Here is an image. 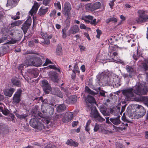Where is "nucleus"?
Listing matches in <instances>:
<instances>
[{
    "label": "nucleus",
    "mask_w": 148,
    "mask_h": 148,
    "mask_svg": "<svg viewBox=\"0 0 148 148\" xmlns=\"http://www.w3.org/2000/svg\"><path fill=\"white\" fill-rule=\"evenodd\" d=\"M134 92L139 95H146L148 92L147 87L141 84L136 85L133 88H130L123 90V94L128 98H130L134 96Z\"/></svg>",
    "instance_id": "f257e3e1"
},
{
    "label": "nucleus",
    "mask_w": 148,
    "mask_h": 148,
    "mask_svg": "<svg viewBox=\"0 0 148 148\" xmlns=\"http://www.w3.org/2000/svg\"><path fill=\"white\" fill-rule=\"evenodd\" d=\"M86 102H88L87 104L88 106L91 109L90 113L91 116L96 119H99L100 117L97 110L96 108L95 107L93 106L92 104V103H95V99L92 96L88 95V96L87 98L86 99Z\"/></svg>",
    "instance_id": "f03ea898"
},
{
    "label": "nucleus",
    "mask_w": 148,
    "mask_h": 148,
    "mask_svg": "<svg viewBox=\"0 0 148 148\" xmlns=\"http://www.w3.org/2000/svg\"><path fill=\"white\" fill-rule=\"evenodd\" d=\"M118 56V53L117 52L111 51L108 53V56L105 59L113 61L117 63H120L122 65L125 64L123 60L119 59Z\"/></svg>",
    "instance_id": "7ed1b4c3"
},
{
    "label": "nucleus",
    "mask_w": 148,
    "mask_h": 148,
    "mask_svg": "<svg viewBox=\"0 0 148 148\" xmlns=\"http://www.w3.org/2000/svg\"><path fill=\"white\" fill-rule=\"evenodd\" d=\"M29 124L33 128L37 129L38 130H40L43 129H46V127L40 122L38 121V119L36 117L31 119L29 122ZM47 129H48V126H47Z\"/></svg>",
    "instance_id": "20e7f679"
},
{
    "label": "nucleus",
    "mask_w": 148,
    "mask_h": 148,
    "mask_svg": "<svg viewBox=\"0 0 148 148\" xmlns=\"http://www.w3.org/2000/svg\"><path fill=\"white\" fill-rule=\"evenodd\" d=\"M138 13L139 14V17L136 19L137 23H140L145 22L148 21V16L145 13L144 11L139 10L138 11Z\"/></svg>",
    "instance_id": "39448f33"
},
{
    "label": "nucleus",
    "mask_w": 148,
    "mask_h": 148,
    "mask_svg": "<svg viewBox=\"0 0 148 148\" xmlns=\"http://www.w3.org/2000/svg\"><path fill=\"white\" fill-rule=\"evenodd\" d=\"M101 3L99 2H97L94 4L88 3L86 5V10L91 11L99 9L101 7Z\"/></svg>",
    "instance_id": "423d86ee"
},
{
    "label": "nucleus",
    "mask_w": 148,
    "mask_h": 148,
    "mask_svg": "<svg viewBox=\"0 0 148 148\" xmlns=\"http://www.w3.org/2000/svg\"><path fill=\"white\" fill-rule=\"evenodd\" d=\"M137 112L134 115L136 119H139L142 117L145 114L146 111L144 108L140 105H138L136 108Z\"/></svg>",
    "instance_id": "0eeeda50"
},
{
    "label": "nucleus",
    "mask_w": 148,
    "mask_h": 148,
    "mask_svg": "<svg viewBox=\"0 0 148 148\" xmlns=\"http://www.w3.org/2000/svg\"><path fill=\"white\" fill-rule=\"evenodd\" d=\"M42 86L44 92L45 94H49L51 93L52 89L51 86L46 80H44L42 82Z\"/></svg>",
    "instance_id": "6e6552de"
},
{
    "label": "nucleus",
    "mask_w": 148,
    "mask_h": 148,
    "mask_svg": "<svg viewBox=\"0 0 148 148\" xmlns=\"http://www.w3.org/2000/svg\"><path fill=\"white\" fill-rule=\"evenodd\" d=\"M22 92L21 89L17 90L15 93L14 95L12 102L13 103H18L21 101V97Z\"/></svg>",
    "instance_id": "1a4fd4ad"
},
{
    "label": "nucleus",
    "mask_w": 148,
    "mask_h": 148,
    "mask_svg": "<svg viewBox=\"0 0 148 148\" xmlns=\"http://www.w3.org/2000/svg\"><path fill=\"white\" fill-rule=\"evenodd\" d=\"M73 113L72 112H67L64 115L62 121L64 123H67L70 121L73 118Z\"/></svg>",
    "instance_id": "9d476101"
},
{
    "label": "nucleus",
    "mask_w": 148,
    "mask_h": 148,
    "mask_svg": "<svg viewBox=\"0 0 148 148\" xmlns=\"http://www.w3.org/2000/svg\"><path fill=\"white\" fill-rule=\"evenodd\" d=\"M79 29L78 26L75 25L70 27L67 32V34L70 36L72 34H75L79 32Z\"/></svg>",
    "instance_id": "9b49d317"
},
{
    "label": "nucleus",
    "mask_w": 148,
    "mask_h": 148,
    "mask_svg": "<svg viewBox=\"0 0 148 148\" xmlns=\"http://www.w3.org/2000/svg\"><path fill=\"white\" fill-rule=\"evenodd\" d=\"M32 23V20L30 18L28 19L25 23L22 25L21 29L23 30L24 34L26 33L29 27L30 26Z\"/></svg>",
    "instance_id": "f8f14e48"
},
{
    "label": "nucleus",
    "mask_w": 148,
    "mask_h": 148,
    "mask_svg": "<svg viewBox=\"0 0 148 148\" xmlns=\"http://www.w3.org/2000/svg\"><path fill=\"white\" fill-rule=\"evenodd\" d=\"M41 34L44 39V40L42 41V42L45 44H49L50 43L49 39L51 38L52 36H48L46 33L41 32Z\"/></svg>",
    "instance_id": "ddd939ff"
},
{
    "label": "nucleus",
    "mask_w": 148,
    "mask_h": 148,
    "mask_svg": "<svg viewBox=\"0 0 148 148\" xmlns=\"http://www.w3.org/2000/svg\"><path fill=\"white\" fill-rule=\"evenodd\" d=\"M51 93L56 95L61 98H62L63 97V94L60 92L59 89L57 88H52Z\"/></svg>",
    "instance_id": "4468645a"
},
{
    "label": "nucleus",
    "mask_w": 148,
    "mask_h": 148,
    "mask_svg": "<svg viewBox=\"0 0 148 148\" xmlns=\"http://www.w3.org/2000/svg\"><path fill=\"white\" fill-rule=\"evenodd\" d=\"M77 96L75 95L71 96L66 100V102L69 104L75 103L77 100Z\"/></svg>",
    "instance_id": "2eb2a0df"
},
{
    "label": "nucleus",
    "mask_w": 148,
    "mask_h": 148,
    "mask_svg": "<svg viewBox=\"0 0 148 148\" xmlns=\"http://www.w3.org/2000/svg\"><path fill=\"white\" fill-rule=\"evenodd\" d=\"M39 7V5L38 3L36 1H35L33 6L32 9L30 11V13L32 16L34 13H36Z\"/></svg>",
    "instance_id": "dca6fc26"
},
{
    "label": "nucleus",
    "mask_w": 148,
    "mask_h": 148,
    "mask_svg": "<svg viewBox=\"0 0 148 148\" xmlns=\"http://www.w3.org/2000/svg\"><path fill=\"white\" fill-rule=\"evenodd\" d=\"M125 69L129 73V77L130 78L132 77L135 74V71L134 68L132 67L127 65L126 66Z\"/></svg>",
    "instance_id": "f3484780"
},
{
    "label": "nucleus",
    "mask_w": 148,
    "mask_h": 148,
    "mask_svg": "<svg viewBox=\"0 0 148 148\" xmlns=\"http://www.w3.org/2000/svg\"><path fill=\"white\" fill-rule=\"evenodd\" d=\"M15 91V89L14 88H10L9 89H5L3 90L4 95L7 96L11 97L12 94Z\"/></svg>",
    "instance_id": "a211bd4d"
},
{
    "label": "nucleus",
    "mask_w": 148,
    "mask_h": 148,
    "mask_svg": "<svg viewBox=\"0 0 148 148\" xmlns=\"http://www.w3.org/2000/svg\"><path fill=\"white\" fill-rule=\"evenodd\" d=\"M64 11L65 14H68L71 10V6L70 3L68 2H65L64 5Z\"/></svg>",
    "instance_id": "6ab92c4d"
},
{
    "label": "nucleus",
    "mask_w": 148,
    "mask_h": 148,
    "mask_svg": "<svg viewBox=\"0 0 148 148\" xmlns=\"http://www.w3.org/2000/svg\"><path fill=\"white\" fill-rule=\"evenodd\" d=\"M120 116H119L116 118H110V120L114 125H118L121 123V122L120 119Z\"/></svg>",
    "instance_id": "aec40b11"
},
{
    "label": "nucleus",
    "mask_w": 148,
    "mask_h": 148,
    "mask_svg": "<svg viewBox=\"0 0 148 148\" xmlns=\"http://www.w3.org/2000/svg\"><path fill=\"white\" fill-rule=\"evenodd\" d=\"M48 10L47 7H45L44 6L42 7L39 10L38 14L40 16L46 14Z\"/></svg>",
    "instance_id": "412c9836"
},
{
    "label": "nucleus",
    "mask_w": 148,
    "mask_h": 148,
    "mask_svg": "<svg viewBox=\"0 0 148 148\" xmlns=\"http://www.w3.org/2000/svg\"><path fill=\"white\" fill-rule=\"evenodd\" d=\"M101 90V88L99 87L98 90L97 91V92H94L93 91L91 90L88 87L86 86L85 88V91L86 92L89 93L92 95H96L98 93L99 91Z\"/></svg>",
    "instance_id": "4be33fe9"
},
{
    "label": "nucleus",
    "mask_w": 148,
    "mask_h": 148,
    "mask_svg": "<svg viewBox=\"0 0 148 148\" xmlns=\"http://www.w3.org/2000/svg\"><path fill=\"white\" fill-rule=\"evenodd\" d=\"M50 77L51 80L54 82H57L58 81L57 75V74L55 73H53L51 74Z\"/></svg>",
    "instance_id": "5701e85b"
},
{
    "label": "nucleus",
    "mask_w": 148,
    "mask_h": 148,
    "mask_svg": "<svg viewBox=\"0 0 148 148\" xmlns=\"http://www.w3.org/2000/svg\"><path fill=\"white\" fill-rule=\"evenodd\" d=\"M66 143L68 145L75 147H77L78 145L77 142L73 141L72 139H68Z\"/></svg>",
    "instance_id": "b1692460"
},
{
    "label": "nucleus",
    "mask_w": 148,
    "mask_h": 148,
    "mask_svg": "<svg viewBox=\"0 0 148 148\" xmlns=\"http://www.w3.org/2000/svg\"><path fill=\"white\" fill-rule=\"evenodd\" d=\"M66 107L64 104L60 105L57 107V110L58 112L63 111L66 109Z\"/></svg>",
    "instance_id": "393cba45"
},
{
    "label": "nucleus",
    "mask_w": 148,
    "mask_h": 148,
    "mask_svg": "<svg viewBox=\"0 0 148 148\" xmlns=\"http://www.w3.org/2000/svg\"><path fill=\"white\" fill-rule=\"evenodd\" d=\"M28 72L32 74L33 75L34 77H37L38 75V71L36 70H35L33 69H29L28 71Z\"/></svg>",
    "instance_id": "a878e982"
},
{
    "label": "nucleus",
    "mask_w": 148,
    "mask_h": 148,
    "mask_svg": "<svg viewBox=\"0 0 148 148\" xmlns=\"http://www.w3.org/2000/svg\"><path fill=\"white\" fill-rule=\"evenodd\" d=\"M42 61L39 59H37L35 62H34L33 63H32V64L38 67L40 66L42 64Z\"/></svg>",
    "instance_id": "bb28decb"
},
{
    "label": "nucleus",
    "mask_w": 148,
    "mask_h": 148,
    "mask_svg": "<svg viewBox=\"0 0 148 148\" xmlns=\"http://www.w3.org/2000/svg\"><path fill=\"white\" fill-rule=\"evenodd\" d=\"M8 2L6 6H8L9 5L11 7H13L14 4L16 2V0H7Z\"/></svg>",
    "instance_id": "cd10ccee"
},
{
    "label": "nucleus",
    "mask_w": 148,
    "mask_h": 148,
    "mask_svg": "<svg viewBox=\"0 0 148 148\" xmlns=\"http://www.w3.org/2000/svg\"><path fill=\"white\" fill-rule=\"evenodd\" d=\"M143 67L145 70H148V58L145 60V63H143Z\"/></svg>",
    "instance_id": "c85d7f7f"
},
{
    "label": "nucleus",
    "mask_w": 148,
    "mask_h": 148,
    "mask_svg": "<svg viewBox=\"0 0 148 148\" xmlns=\"http://www.w3.org/2000/svg\"><path fill=\"white\" fill-rule=\"evenodd\" d=\"M23 23L22 21L18 20L12 23L11 25L14 26H18L21 25Z\"/></svg>",
    "instance_id": "c756f323"
},
{
    "label": "nucleus",
    "mask_w": 148,
    "mask_h": 148,
    "mask_svg": "<svg viewBox=\"0 0 148 148\" xmlns=\"http://www.w3.org/2000/svg\"><path fill=\"white\" fill-rule=\"evenodd\" d=\"M12 82L13 85L19 86L21 85L20 82L16 79H13L12 80Z\"/></svg>",
    "instance_id": "7c9ffc66"
},
{
    "label": "nucleus",
    "mask_w": 148,
    "mask_h": 148,
    "mask_svg": "<svg viewBox=\"0 0 148 148\" xmlns=\"http://www.w3.org/2000/svg\"><path fill=\"white\" fill-rule=\"evenodd\" d=\"M56 52L58 55H60L62 54V48L60 46H58L56 49Z\"/></svg>",
    "instance_id": "2f4dec72"
},
{
    "label": "nucleus",
    "mask_w": 148,
    "mask_h": 148,
    "mask_svg": "<svg viewBox=\"0 0 148 148\" xmlns=\"http://www.w3.org/2000/svg\"><path fill=\"white\" fill-rule=\"evenodd\" d=\"M6 129V126L5 124L2 123L0 124V132L5 131Z\"/></svg>",
    "instance_id": "473e14b6"
},
{
    "label": "nucleus",
    "mask_w": 148,
    "mask_h": 148,
    "mask_svg": "<svg viewBox=\"0 0 148 148\" xmlns=\"http://www.w3.org/2000/svg\"><path fill=\"white\" fill-rule=\"evenodd\" d=\"M16 116L20 119H25L27 116V114H16Z\"/></svg>",
    "instance_id": "72a5a7b5"
},
{
    "label": "nucleus",
    "mask_w": 148,
    "mask_h": 148,
    "mask_svg": "<svg viewBox=\"0 0 148 148\" xmlns=\"http://www.w3.org/2000/svg\"><path fill=\"white\" fill-rule=\"evenodd\" d=\"M73 72L74 74L77 72L78 73H79L80 72L79 69L77 65H75V66H74V69L73 70Z\"/></svg>",
    "instance_id": "f704fd0d"
},
{
    "label": "nucleus",
    "mask_w": 148,
    "mask_h": 148,
    "mask_svg": "<svg viewBox=\"0 0 148 148\" xmlns=\"http://www.w3.org/2000/svg\"><path fill=\"white\" fill-rule=\"evenodd\" d=\"M116 148H125L122 143L119 142H116Z\"/></svg>",
    "instance_id": "c9c22d12"
},
{
    "label": "nucleus",
    "mask_w": 148,
    "mask_h": 148,
    "mask_svg": "<svg viewBox=\"0 0 148 148\" xmlns=\"http://www.w3.org/2000/svg\"><path fill=\"white\" fill-rule=\"evenodd\" d=\"M96 32L97 34L96 35V37L98 39L100 38V36L101 33V30H99V29H97L96 30Z\"/></svg>",
    "instance_id": "e433bc0d"
},
{
    "label": "nucleus",
    "mask_w": 148,
    "mask_h": 148,
    "mask_svg": "<svg viewBox=\"0 0 148 148\" xmlns=\"http://www.w3.org/2000/svg\"><path fill=\"white\" fill-rule=\"evenodd\" d=\"M80 28L81 29H84L86 30H88V29H90V28L87 27L85 25L83 24H81L80 25Z\"/></svg>",
    "instance_id": "4c0bfd02"
},
{
    "label": "nucleus",
    "mask_w": 148,
    "mask_h": 148,
    "mask_svg": "<svg viewBox=\"0 0 148 148\" xmlns=\"http://www.w3.org/2000/svg\"><path fill=\"white\" fill-rule=\"evenodd\" d=\"M125 113H124L123 114V116L122 117V120L123 121H125L127 122H130V121L128 120L126 118L125 116Z\"/></svg>",
    "instance_id": "58836bf2"
},
{
    "label": "nucleus",
    "mask_w": 148,
    "mask_h": 148,
    "mask_svg": "<svg viewBox=\"0 0 148 148\" xmlns=\"http://www.w3.org/2000/svg\"><path fill=\"white\" fill-rule=\"evenodd\" d=\"M102 96L106 97L107 99L108 97V94L107 92H105L102 90Z\"/></svg>",
    "instance_id": "ea45409f"
},
{
    "label": "nucleus",
    "mask_w": 148,
    "mask_h": 148,
    "mask_svg": "<svg viewBox=\"0 0 148 148\" xmlns=\"http://www.w3.org/2000/svg\"><path fill=\"white\" fill-rule=\"evenodd\" d=\"M51 63H52L51 61L48 59H47L45 62L43 64V66H47L48 64Z\"/></svg>",
    "instance_id": "a19ab883"
},
{
    "label": "nucleus",
    "mask_w": 148,
    "mask_h": 148,
    "mask_svg": "<svg viewBox=\"0 0 148 148\" xmlns=\"http://www.w3.org/2000/svg\"><path fill=\"white\" fill-rule=\"evenodd\" d=\"M141 100L146 103H148V98L146 97H141Z\"/></svg>",
    "instance_id": "79ce46f5"
},
{
    "label": "nucleus",
    "mask_w": 148,
    "mask_h": 148,
    "mask_svg": "<svg viewBox=\"0 0 148 148\" xmlns=\"http://www.w3.org/2000/svg\"><path fill=\"white\" fill-rule=\"evenodd\" d=\"M101 74H98L97 76V78L98 80L99 81V84L100 85V82L101 81Z\"/></svg>",
    "instance_id": "37998d69"
},
{
    "label": "nucleus",
    "mask_w": 148,
    "mask_h": 148,
    "mask_svg": "<svg viewBox=\"0 0 148 148\" xmlns=\"http://www.w3.org/2000/svg\"><path fill=\"white\" fill-rule=\"evenodd\" d=\"M51 0H43V3L45 5H47L50 2Z\"/></svg>",
    "instance_id": "c03bdc74"
},
{
    "label": "nucleus",
    "mask_w": 148,
    "mask_h": 148,
    "mask_svg": "<svg viewBox=\"0 0 148 148\" xmlns=\"http://www.w3.org/2000/svg\"><path fill=\"white\" fill-rule=\"evenodd\" d=\"M62 37L63 38H65L66 37V31L65 30L63 29L62 30Z\"/></svg>",
    "instance_id": "a18cd8bd"
},
{
    "label": "nucleus",
    "mask_w": 148,
    "mask_h": 148,
    "mask_svg": "<svg viewBox=\"0 0 148 148\" xmlns=\"http://www.w3.org/2000/svg\"><path fill=\"white\" fill-rule=\"evenodd\" d=\"M100 127L101 126H99L98 125L96 124L94 129V132H96L97 131Z\"/></svg>",
    "instance_id": "49530a36"
},
{
    "label": "nucleus",
    "mask_w": 148,
    "mask_h": 148,
    "mask_svg": "<svg viewBox=\"0 0 148 148\" xmlns=\"http://www.w3.org/2000/svg\"><path fill=\"white\" fill-rule=\"evenodd\" d=\"M115 1V0H112L110 1L109 3V5L111 9H112L113 6L114 5V3Z\"/></svg>",
    "instance_id": "de8ad7c7"
},
{
    "label": "nucleus",
    "mask_w": 148,
    "mask_h": 148,
    "mask_svg": "<svg viewBox=\"0 0 148 148\" xmlns=\"http://www.w3.org/2000/svg\"><path fill=\"white\" fill-rule=\"evenodd\" d=\"M126 105H125L123 106H122L121 111L120 113V115H121L122 113L125 111Z\"/></svg>",
    "instance_id": "09e8293b"
},
{
    "label": "nucleus",
    "mask_w": 148,
    "mask_h": 148,
    "mask_svg": "<svg viewBox=\"0 0 148 148\" xmlns=\"http://www.w3.org/2000/svg\"><path fill=\"white\" fill-rule=\"evenodd\" d=\"M48 67L50 69H53L55 70H57V68L54 65H49L48 66Z\"/></svg>",
    "instance_id": "8fccbe9b"
},
{
    "label": "nucleus",
    "mask_w": 148,
    "mask_h": 148,
    "mask_svg": "<svg viewBox=\"0 0 148 148\" xmlns=\"http://www.w3.org/2000/svg\"><path fill=\"white\" fill-rule=\"evenodd\" d=\"M86 17L89 20H92L93 18V17L92 16L90 15L86 16Z\"/></svg>",
    "instance_id": "3c124183"
},
{
    "label": "nucleus",
    "mask_w": 148,
    "mask_h": 148,
    "mask_svg": "<svg viewBox=\"0 0 148 148\" xmlns=\"http://www.w3.org/2000/svg\"><path fill=\"white\" fill-rule=\"evenodd\" d=\"M6 39V37H2L0 38V43L3 42Z\"/></svg>",
    "instance_id": "603ef678"
},
{
    "label": "nucleus",
    "mask_w": 148,
    "mask_h": 148,
    "mask_svg": "<svg viewBox=\"0 0 148 148\" xmlns=\"http://www.w3.org/2000/svg\"><path fill=\"white\" fill-rule=\"evenodd\" d=\"M110 20L111 21L113 22L114 23L116 22L117 21V19L116 18L114 17L110 18Z\"/></svg>",
    "instance_id": "864d4df0"
},
{
    "label": "nucleus",
    "mask_w": 148,
    "mask_h": 148,
    "mask_svg": "<svg viewBox=\"0 0 148 148\" xmlns=\"http://www.w3.org/2000/svg\"><path fill=\"white\" fill-rule=\"evenodd\" d=\"M55 5L56 6H57V7L59 9L61 10V7L60 3L59 2H58L57 3H55Z\"/></svg>",
    "instance_id": "5fc2aeb1"
},
{
    "label": "nucleus",
    "mask_w": 148,
    "mask_h": 148,
    "mask_svg": "<svg viewBox=\"0 0 148 148\" xmlns=\"http://www.w3.org/2000/svg\"><path fill=\"white\" fill-rule=\"evenodd\" d=\"M90 23L91 24L94 25H95L96 24V19H94L92 21H90Z\"/></svg>",
    "instance_id": "6e6d98bb"
},
{
    "label": "nucleus",
    "mask_w": 148,
    "mask_h": 148,
    "mask_svg": "<svg viewBox=\"0 0 148 148\" xmlns=\"http://www.w3.org/2000/svg\"><path fill=\"white\" fill-rule=\"evenodd\" d=\"M84 34L89 40H90L91 39L89 37V35L86 32L84 33Z\"/></svg>",
    "instance_id": "4d7b16f0"
},
{
    "label": "nucleus",
    "mask_w": 148,
    "mask_h": 148,
    "mask_svg": "<svg viewBox=\"0 0 148 148\" xmlns=\"http://www.w3.org/2000/svg\"><path fill=\"white\" fill-rule=\"evenodd\" d=\"M20 18V16H14L12 17V19H13L14 20H16L19 19Z\"/></svg>",
    "instance_id": "13d9d810"
},
{
    "label": "nucleus",
    "mask_w": 148,
    "mask_h": 148,
    "mask_svg": "<svg viewBox=\"0 0 148 148\" xmlns=\"http://www.w3.org/2000/svg\"><path fill=\"white\" fill-rule=\"evenodd\" d=\"M78 124L77 121H73L72 123V125L73 127L76 126Z\"/></svg>",
    "instance_id": "bf43d9fd"
},
{
    "label": "nucleus",
    "mask_w": 148,
    "mask_h": 148,
    "mask_svg": "<svg viewBox=\"0 0 148 148\" xmlns=\"http://www.w3.org/2000/svg\"><path fill=\"white\" fill-rule=\"evenodd\" d=\"M102 114L105 116L108 115V113L104 110H102Z\"/></svg>",
    "instance_id": "052dcab7"
},
{
    "label": "nucleus",
    "mask_w": 148,
    "mask_h": 148,
    "mask_svg": "<svg viewBox=\"0 0 148 148\" xmlns=\"http://www.w3.org/2000/svg\"><path fill=\"white\" fill-rule=\"evenodd\" d=\"M55 147L54 145H51V147L50 145H47V146L45 147V148H54Z\"/></svg>",
    "instance_id": "680f3d73"
},
{
    "label": "nucleus",
    "mask_w": 148,
    "mask_h": 148,
    "mask_svg": "<svg viewBox=\"0 0 148 148\" xmlns=\"http://www.w3.org/2000/svg\"><path fill=\"white\" fill-rule=\"evenodd\" d=\"M81 69L83 72H84L85 71V66L84 65H82L81 67Z\"/></svg>",
    "instance_id": "e2e57ef3"
},
{
    "label": "nucleus",
    "mask_w": 148,
    "mask_h": 148,
    "mask_svg": "<svg viewBox=\"0 0 148 148\" xmlns=\"http://www.w3.org/2000/svg\"><path fill=\"white\" fill-rule=\"evenodd\" d=\"M16 40L12 39L10 42V44H14L16 43Z\"/></svg>",
    "instance_id": "0e129e2a"
},
{
    "label": "nucleus",
    "mask_w": 148,
    "mask_h": 148,
    "mask_svg": "<svg viewBox=\"0 0 148 148\" xmlns=\"http://www.w3.org/2000/svg\"><path fill=\"white\" fill-rule=\"evenodd\" d=\"M79 48L81 51H84L85 48L84 46L80 45L79 46Z\"/></svg>",
    "instance_id": "69168bd1"
},
{
    "label": "nucleus",
    "mask_w": 148,
    "mask_h": 148,
    "mask_svg": "<svg viewBox=\"0 0 148 148\" xmlns=\"http://www.w3.org/2000/svg\"><path fill=\"white\" fill-rule=\"evenodd\" d=\"M56 13V11L55 10H53V11L51 13L50 15L53 16H54Z\"/></svg>",
    "instance_id": "338daca9"
},
{
    "label": "nucleus",
    "mask_w": 148,
    "mask_h": 148,
    "mask_svg": "<svg viewBox=\"0 0 148 148\" xmlns=\"http://www.w3.org/2000/svg\"><path fill=\"white\" fill-rule=\"evenodd\" d=\"M85 130L87 132H89L90 130V129L89 127V126L86 125V127H85Z\"/></svg>",
    "instance_id": "774afa93"
}]
</instances>
